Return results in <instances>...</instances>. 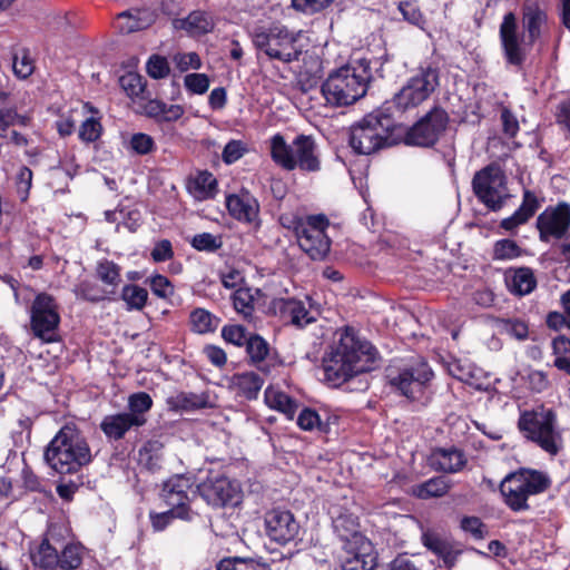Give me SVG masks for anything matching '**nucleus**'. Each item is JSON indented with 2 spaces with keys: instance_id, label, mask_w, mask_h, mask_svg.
Segmentation results:
<instances>
[{
  "instance_id": "f257e3e1",
  "label": "nucleus",
  "mask_w": 570,
  "mask_h": 570,
  "mask_svg": "<svg viewBox=\"0 0 570 570\" xmlns=\"http://www.w3.org/2000/svg\"><path fill=\"white\" fill-rule=\"evenodd\" d=\"M335 336L322 357L323 381L333 389L373 370L377 356L373 344L353 326L338 328Z\"/></svg>"
},
{
  "instance_id": "f03ea898",
  "label": "nucleus",
  "mask_w": 570,
  "mask_h": 570,
  "mask_svg": "<svg viewBox=\"0 0 570 570\" xmlns=\"http://www.w3.org/2000/svg\"><path fill=\"white\" fill-rule=\"evenodd\" d=\"M520 12L522 36L518 32L517 16L512 11L503 16L499 28L504 60L517 68H522L527 60V46L532 47L549 30L548 12L538 1L523 2Z\"/></svg>"
},
{
  "instance_id": "7ed1b4c3",
  "label": "nucleus",
  "mask_w": 570,
  "mask_h": 570,
  "mask_svg": "<svg viewBox=\"0 0 570 570\" xmlns=\"http://www.w3.org/2000/svg\"><path fill=\"white\" fill-rule=\"evenodd\" d=\"M371 79V60L366 57L351 58L346 65L328 73L321 92L333 107L351 106L365 96Z\"/></svg>"
},
{
  "instance_id": "20e7f679",
  "label": "nucleus",
  "mask_w": 570,
  "mask_h": 570,
  "mask_svg": "<svg viewBox=\"0 0 570 570\" xmlns=\"http://www.w3.org/2000/svg\"><path fill=\"white\" fill-rule=\"evenodd\" d=\"M397 129L390 105L383 104L351 127L348 142L356 154L371 155L399 145Z\"/></svg>"
},
{
  "instance_id": "39448f33",
  "label": "nucleus",
  "mask_w": 570,
  "mask_h": 570,
  "mask_svg": "<svg viewBox=\"0 0 570 570\" xmlns=\"http://www.w3.org/2000/svg\"><path fill=\"white\" fill-rule=\"evenodd\" d=\"M46 463L59 474L77 473L92 460L90 448L73 424H65L47 445Z\"/></svg>"
},
{
  "instance_id": "423d86ee",
  "label": "nucleus",
  "mask_w": 570,
  "mask_h": 570,
  "mask_svg": "<svg viewBox=\"0 0 570 570\" xmlns=\"http://www.w3.org/2000/svg\"><path fill=\"white\" fill-rule=\"evenodd\" d=\"M278 223L293 233L298 247L312 261H323L327 257L332 240L326 233L331 223L325 214L301 215L285 212L278 216Z\"/></svg>"
},
{
  "instance_id": "0eeeda50",
  "label": "nucleus",
  "mask_w": 570,
  "mask_h": 570,
  "mask_svg": "<svg viewBox=\"0 0 570 570\" xmlns=\"http://www.w3.org/2000/svg\"><path fill=\"white\" fill-rule=\"evenodd\" d=\"M271 157L284 170L298 169L302 173H317L322 169L318 146L311 135L299 134L287 144L282 134L271 138Z\"/></svg>"
},
{
  "instance_id": "6e6552de",
  "label": "nucleus",
  "mask_w": 570,
  "mask_h": 570,
  "mask_svg": "<svg viewBox=\"0 0 570 570\" xmlns=\"http://www.w3.org/2000/svg\"><path fill=\"white\" fill-rule=\"evenodd\" d=\"M518 430L524 439L537 444L544 452L557 455L561 450L562 436L558 430V416L553 409L543 404L520 413Z\"/></svg>"
},
{
  "instance_id": "1a4fd4ad",
  "label": "nucleus",
  "mask_w": 570,
  "mask_h": 570,
  "mask_svg": "<svg viewBox=\"0 0 570 570\" xmlns=\"http://www.w3.org/2000/svg\"><path fill=\"white\" fill-rule=\"evenodd\" d=\"M551 487V479L542 471L520 468L509 473L500 483L503 502L513 512L528 511L531 495L546 492Z\"/></svg>"
},
{
  "instance_id": "9d476101",
  "label": "nucleus",
  "mask_w": 570,
  "mask_h": 570,
  "mask_svg": "<svg viewBox=\"0 0 570 570\" xmlns=\"http://www.w3.org/2000/svg\"><path fill=\"white\" fill-rule=\"evenodd\" d=\"M252 41L258 52L269 60L284 63L298 61L302 50L297 47L298 33L291 31L281 22L257 26L252 32Z\"/></svg>"
},
{
  "instance_id": "9b49d317",
  "label": "nucleus",
  "mask_w": 570,
  "mask_h": 570,
  "mask_svg": "<svg viewBox=\"0 0 570 570\" xmlns=\"http://www.w3.org/2000/svg\"><path fill=\"white\" fill-rule=\"evenodd\" d=\"M440 86V69L432 63H421L415 72L406 80L402 88L395 92L391 100L384 104L390 105V110L395 109L403 114L415 109L430 97Z\"/></svg>"
},
{
  "instance_id": "f8f14e48",
  "label": "nucleus",
  "mask_w": 570,
  "mask_h": 570,
  "mask_svg": "<svg viewBox=\"0 0 570 570\" xmlns=\"http://www.w3.org/2000/svg\"><path fill=\"white\" fill-rule=\"evenodd\" d=\"M449 124V112L441 105H434L411 126L397 124L399 144L434 148L446 132Z\"/></svg>"
},
{
  "instance_id": "ddd939ff",
  "label": "nucleus",
  "mask_w": 570,
  "mask_h": 570,
  "mask_svg": "<svg viewBox=\"0 0 570 570\" xmlns=\"http://www.w3.org/2000/svg\"><path fill=\"white\" fill-rule=\"evenodd\" d=\"M472 190L488 209L500 210L509 197L504 170L498 163L492 161L475 171L472 178Z\"/></svg>"
},
{
  "instance_id": "4468645a",
  "label": "nucleus",
  "mask_w": 570,
  "mask_h": 570,
  "mask_svg": "<svg viewBox=\"0 0 570 570\" xmlns=\"http://www.w3.org/2000/svg\"><path fill=\"white\" fill-rule=\"evenodd\" d=\"M57 298L40 292L30 306V328L32 334L46 343L57 341V330L61 317Z\"/></svg>"
},
{
  "instance_id": "2eb2a0df",
  "label": "nucleus",
  "mask_w": 570,
  "mask_h": 570,
  "mask_svg": "<svg viewBox=\"0 0 570 570\" xmlns=\"http://www.w3.org/2000/svg\"><path fill=\"white\" fill-rule=\"evenodd\" d=\"M199 495L213 508H235L242 503L243 491L238 481L223 474H209L197 485Z\"/></svg>"
},
{
  "instance_id": "dca6fc26",
  "label": "nucleus",
  "mask_w": 570,
  "mask_h": 570,
  "mask_svg": "<svg viewBox=\"0 0 570 570\" xmlns=\"http://www.w3.org/2000/svg\"><path fill=\"white\" fill-rule=\"evenodd\" d=\"M433 377L432 368L422 360L404 367L396 376L390 377V385L411 401H422Z\"/></svg>"
},
{
  "instance_id": "f3484780",
  "label": "nucleus",
  "mask_w": 570,
  "mask_h": 570,
  "mask_svg": "<svg viewBox=\"0 0 570 570\" xmlns=\"http://www.w3.org/2000/svg\"><path fill=\"white\" fill-rule=\"evenodd\" d=\"M191 489L189 478L185 475H174L163 485L161 498L169 510L175 512L179 520L191 522L198 513L190 508V498L188 495Z\"/></svg>"
},
{
  "instance_id": "a211bd4d",
  "label": "nucleus",
  "mask_w": 570,
  "mask_h": 570,
  "mask_svg": "<svg viewBox=\"0 0 570 570\" xmlns=\"http://www.w3.org/2000/svg\"><path fill=\"white\" fill-rule=\"evenodd\" d=\"M535 226L541 242L562 239L570 228V205L560 202L556 206H548L537 217Z\"/></svg>"
},
{
  "instance_id": "6ab92c4d",
  "label": "nucleus",
  "mask_w": 570,
  "mask_h": 570,
  "mask_svg": "<svg viewBox=\"0 0 570 570\" xmlns=\"http://www.w3.org/2000/svg\"><path fill=\"white\" fill-rule=\"evenodd\" d=\"M265 533L271 541L285 546L294 541L301 531V524L289 510L273 508L264 514Z\"/></svg>"
},
{
  "instance_id": "aec40b11",
  "label": "nucleus",
  "mask_w": 570,
  "mask_h": 570,
  "mask_svg": "<svg viewBox=\"0 0 570 570\" xmlns=\"http://www.w3.org/2000/svg\"><path fill=\"white\" fill-rule=\"evenodd\" d=\"M334 533L344 543V547L365 543L368 547V539L361 531L358 517L345 505L335 503L328 509Z\"/></svg>"
},
{
  "instance_id": "412c9836",
  "label": "nucleus",
  "mask_w": 570,
  "mask_h": 570,
  "mask_svg": "<svg viewBox=\"0 0 570 570\" xmlns=\"http://www.w3.org/2000/svg\"><path fill=\"white\" fill-rule=\"evenodd\" d=\"M248 363L264 374H269L273 368L282 366L283 360L276 350L259 334L252 333L245 345Z\"/></svg>"
},
{
  "instance_id": "4be33fe9",
  "label": "nucleus",
  "mask_w": 570,
  "mask_h": 570,
  "mask_svg": "<svg viewBox=\"0 0 570 570\" xmlns=\"http://www.w3.org/2000/svg\"><path fill=\"white\" fill-rule=\"evenodd\" d=\"M226 207L229 215L244 224L259 227L261 206L257 198L249 190L242 188L237 194L226 196Z\"/></svg>"
},
{
  "instance_id": "5701e85b",
  "label": "nucleus",
  "mask_w": 570,
  "mask_h": 570,
  "mask_svg": "<svg viewBox=\"0 0 570 570\" xmlns=\"http://www.w3.org/2000/svg\"><path fill=\"white\" fill-rule=\"evenodd\" d=\"M274 308L279 317L297 328L315 323L318 312L306 307V303L296 298H279L274 301Z\"/></svg>"
},
{
  "instance_id": "b1692460",
  "label": "nucleus",
  "mask_w": 570,
  "mask_h": 570,
  "mask_svg": "<svg viewBox=\"0 0 570 570\" xmlns=\"http://www.w3.org/2000/svg\"><path fill=\"white\" fill-rule=\"evenodd\" d=\"M158 18V13L151 8H131L116 16L115 29L121 35H129L146 30L151 27Z\"/></svg>"
},
{
  "instance_id": "393cba45",
  "label": "nucleus",
  "mask_w": 570,
  "mask_h": 570,
  "mask_svg": "<svg viewBox=\"0 0 570 570\" xmlns=\"http://www.w3.org/2000/svg\"><path fill=\"white\" fill-rule=\"evenodd\" d=\"M421 540L423 546L441 559L448 569L456 564L458 558L462 553V550L455 548L452 540L431 529L423 531Z\"/></svg>"
},
{
  "instance_id": "a878e982",
  "label": "nucleus",
  "mask_w": 570,
  "mask_h": 570,
  "mask_svg": "<svg viewBox=\"0 0 570 570\" xmlns=\"http://www.w3.org/2000/svg\"><path fill=\"white\" fill-rule=\"evenodd\" d=\"M176 30H183L190 38H200L212 33L215 29V20L212 13L205 10H193L185 18L173 21Z\"/></svg>"
},
{
  "instance_id": "bb28decb",
  "label": "nucleus",
  "mask_w": 570,
  "mask_h": 570,
  "mask_svg": "<svg viewBox=\"0 0 570 570\" xmlns=\"http://www.w3.org/2000/svg\"><path fill=\"white\" fill-rule=\"evenodd\" d=\"M466 458L462 450L450 448H435L429 456V465L439 472L456 473L466 465Z\"/></svg>"
},
{
  "instance_id": "cd10ccee",
  "label": "nucleus",
  "mask_w": 570,
  "mask_h": 570,
  "mask_svg": "<svg viewBox=\"0 0 570 570\" xmlns=\"http://www.w3.org/2000/svg\"><path fill=\"white\" fill-rule=\"evenodd\" d=\"M539 208L540 202L537 195L530 189H524L521 205L511 216L503 218L499 226L505 232L515 233V229L527 224Z\"/></svg>"
},
{
  "instance_id": "c85d7f7f",
  "label": "nucleus",
  "mask_w": 570,
  "mask_h": 570,
  "mask_svg": "<svg viewBox=\"0 0 570 570\" xmlns=\"http://www.w3.org/2000/svg\"><path fill=\"white\" fill-rule=\"evenodd\" d=\"M504 282L509 292L520 297L532 293L538 285L533 269L528 266L509 268L504 273Z\"/></svg>"
},
{
  "instance_id": "c756f323",
  "label": "nucleus",
  "mask_w": 570,
  "mask_h": 570,
  "mask_svg": "<svg viewBox=\"0 0 570 570\" xmlns=\"http://www.w3.org/2000/svg\"><path fill=\"white\" fill-rule=\"evenodd\" d=\"M344 549L347 556L342 562L343 570H372L376 566V556L370 540L368 547L361 542Z\"/></svg>"
},
{
  "instance_id": "7c9ffc66",
  "label": "nucleus",
  "mask_w": 570,
  "mask_h": 570,
  "mask_svg": "<svg viewBox=\"0 0 570 570\" xmlns=\"http://www.w3.org/2000/svg\"><path fill=\"white\" fill-rule=\"evenodd\" d=\"M165 435H154L138 450V463L149 472H156L161 469L165 450Z\"/></svg>"
},
{
  "instance_id": "2f4dec72",
  "label": "nucleus",
  "mask_w": 570,
  "mask_h": 570,
  "mask_svg": "<svg viewBox=\"0 0 570 570\" xmlns=\"http://www.w3.org/2000/svg\"><path fill=\"white\" fill-rule=\"evenodd\" d=\"M142 112L156 124H170L179 120L184 114L180 105H168L159 99H149L142 106Z\"/></svg>"
},
{
  "instance_id": "473e14b6",
  "label": "nucleus",
  "mask_w": 570,
  "mask_h": 570,
  "mask_svg": "<svg viewBox=\"0 0 570 570\" xmlns=\"http://www.w3.org/2000/svg\"><path fill=\"white\" fill-rule=\"evenodd\" d=\"M99 426L107 439L115 441L124 439L130 430L139 429L126 412L104 416Z\"/></svg>"
},
{
  "instance_id": "72a5a7b5",
  "label": "nucleus",
  "mask_w": 570,
  "mask_h": 570,
  "mask_svg": "<svg viewBox=\"0 0 570 570\" xmlns=\"http://www.w3.org/2000/svg\"><path fill=\"white\" fill-rule=\"evenodd\" d=\"M30 560L35 568L41 570H56L59 566L58 550L53 547L47 534L35 547L30 548Z\"/></svg>"
},
{
  "instance_id": "f704fd0d",
  "label": "nucleus",
  "mask_w": 570,
  "mask_h": 570,
  "mask_svg": "<svg viewBox=\"0 0 570 570\" xmlns=\"http://www.w3.org/2000/svg\"><path fill=\"white\" fill-rule=\"evenodd\" d=\"M267 406L283 413L288 420H293L298 409V402L287 393L268 386L264 392Z\"/></svg>"
},
{
  "instance_id": "c9c22d12",
  "label": "nucleus",
  "mask_w": 570,
  "mask_h": 570,
  "mask_svg": "<svg viewBox=\"0 0 570 570\" xmlns=\"http://www.w3.org/2000/svg\"><path fill=\"white\" fill-rule=\"evenodd\" d=\"M188 190L196 199H212L217 193V180L210 171H199L189 180Z\"/></svg>"
},
{
  "instance_id": "e433bc0d",
  "label": "nucleus",
  "mask_w": 570,
  "mask_h": 570,
  "mask_svg": "<svg viewBox=\"0 0 570 570\" xmlns=\"http://www.w3.org/2000/svg\"><path fill=\"white\" fill-rule=\"evenodd\" d=\"M153 405L154 401L147 392H136L128 396V412L126 413L141 428L147 423V413Z\"/></svg>"
},
{
  "instance_id": "4c0bfd02",
  "label": "nucleus",
  "mask_w": 570,
  "mask_h": 570,
  "mask_svg": "<svg viewBox=\"0 0 570 570\" xmlns=\"http://www.w3.org/2000/svg\"><path fill=\"white\" fill-rule=\"evenodd\" d=\"M451 489V483L443 475L433 476L412 488V494L421 500L444 497Z\"/></svg>"
},
{
  "instance_id": "58836bf2",
  "label": "nucleus",
  "mask_w": 570,
  "mask_h": 570,
  "mask_svg": "<svg viewBox=\"0 0 570 570\" xmlns=\"http://www.w3.org/2000/svg\"><path fill=\"white\" fill-rule=\"evenodd\" d=\"M189 323L194 333L207 334L217 330L220 318L205 308L197 307L190 312Z\"/></svg>"
},
{
  "instance_id": "ea45409f",
  "label": "nucleus",
  "mask_w": 570,
  "mask_h": 570,
  "mask_svg": "<svg viewBox=\"0 0 570 570\" xmlns=\"http://www.w3.org/2000/svg\"><path fill=\"white\" fill-rule=\"evenodd\" d=\"M97 277L108 287H111L109 294L115 295L121 283V267L114 261L102 258L96 266Z\"/></svg>"
},
{
  "instance_id": "a19ab883",
  "label": "nucleus",
  "mask_w": 570,
  "mask_h": 570,
  "mask_svg": "<svg viewBox=\"0 0 570 570\" xmlns=\"http://www.w3.org/2000/svg\"><path fill=\"white\" fill-rule=\"evenodd\" d=\"M167 405L171 411H195L207 406V396L196 393L180 392L167 399Z\"/></svg>"
},
{
  "instance_id": "79ce46f5",
  "label": "nucleus",
  "mask_w": 570,
  "mask_h": 570,
  "mask_svg": "<svg viewBox=\"0 0 570 570\" xmlns=\"http://www.w3.org/2000/svg\"><path fill=\"white\" fill-rule=\"evenodd\" d=\"M235 385L246 400H256L263 387L264 380L255 372L235 374Z\"/></svg>"
},
{
  "instance_id": "37998d69",
  "label": "nucleus",
  "mask_w": 570,
  "mask_h": 570,
  "mask_svg": "<svg viewBox=\"0 0 570 570\" xmlns=\"http://www.w3.org/2000/svg\"><path fill=\"white\" fill-rule=\"evenodd\" d=\"M148 291L137 284H125L120 291V299L125 302L127 311H142L148 302Z\"/></svg>"
},
{
  "instance_id": "c03bdc74",
  "label": "nucleus",
  "mask_w": 570,
  "mask_h": 570,
  "mask_svg": "<svg viewBox=\"0 0 570 570\" xmlns=\"http://www.w3.org/2000/svg\"><path fill=\"white\" fill-rule=\"evenodd\" d=\"M524 254L525 249L511 238L498 239L493 244L492 258L494 261H511L519 258Z\"/></svg>"
},
{
  "instance_id": "a18cd8bd",
  "label": "nucleus",
  "mask_w": 570,
  "mask_h": 570,
  "mask_svg": "<svg viewBox=\"0 0 570 570\" xmlns=\"http://www.w3.org/2000/svg\"><path fill=\"white\" fill-rule=\"evenodd\" d=\"M552 350L556 355L553 365L570 375V338L564 335L554 337Z\"/></svg>"
},
{
  "instance_id": "49530a36",
  "label": "nucleus",
  "mask_w": 570,
  "mask_h": 570,
  "mask_svg": "<svg viewBox=\"0 0 570 570\" xmlns=\"http://www.w3.org/2000/svg\"><path fill=\"white\" fill-rule=\"evenodd\" d=\"M75 294L83 301L99 303L108 297L109 292L96 282L83 279L76 286Z\"/></svg>"
},
{
  "instance_id": "de8ad7c7",
  "label": "nucleus",
  "mask_w": 570,
  "mask_h": 570,
  "mask_svg": "<svg viewBox=\"0 0 570 570\" xmlns=\"http://www.w3.org/2000/svg\"><path fill=\"white\" fill-rule=\"evenodd\" d=\"M59 566L61 570H76L82 564L81 546L68 543L61 552H58Z\"/></svg>"
},
{
  "instance_id": "09e8293b",
  "label": "nucleus",
  "mask_w": 570,
  "mask_h": 570,
  "mask_svg": "<svg viewBox=\"0 0 570 570\" xmlns=\"http://www.w3.org/2000/svg\"><path fill=\"white\" fill-rule=\"evenodd\" d=\"M217 570H271L266 563L258 562L252 558H224L217 564Z\"/></svg>"
},
{
  "instance_id": "8fccbe9b",
  "label": "nucleus",
  "mask_w": 570,
  "mask_h": 570,
  "mask_svg": "<svg viewBox=\"0 0 570 570\" xmlns=\"http://www.w3.org/2000/svg\"><path fill=\"white\" fill-rule=\"evenodd\" d=\"M232 302L235 311L242 314L245 320L253 316L255 311L254 297L248 287H238L232 295Z\"/></svg>"
},
{
  "instance_id": "3c124183",
  "label": "nucleus",
  "mask_w": 570,
  "mask_h": 570,
  "mask_svg": "<svg viewBox=\"0 0 570 570\" xmlns=\"http://www.w3.org/2000/svg\"><path fill=\"white\" fill-rule=\"evenodd\" d=\"M495 323L501 333L519 341L528 338L529 326L524 321L519 318H498Z\"/></svg>"
},
{
  "instance_id": "603ef678",
  "label": "nucleus",
  "mask_w": 570,
  "mask_h": 570,
  "mask_svg": "<svg viewBox=\"0 0 570 570\" xmlns=\"http://www.w3.org/2000/svg\"><path fill=\"white\" fill-rule=\"evenodd\" d=\"M151 293L161 298L169 299L175 294V286L170 279L163 274H154L145 281Z\"/></svg>"
},
{
  "instance_id": "864d4df0",
  "label": "nucleus",
  "mask_w": 570,
  "mask_h": 570,
  "mask_svg": "<svg viewBox=\"0 0 570 570\" xmlns=\"http://www.w3.org/2000/svg\"><path fill=\"white\" fill-rule=\"evenodd\" d=\"M128 148L135 155L146 156L153 154L157 149V146L150 135L145 132H135L129 139Z\"/></svg>"
},
{
  "instance_id": "5fc2aeb1",
  "label": "nucleus",
  "mask_w": 570,
  "mask_h": 570,
  "mask_svg": "<svg viewBox=\"0 0 570 570\" xmlns=\"http://www.w3.org/2000/svg\"><path fill=\"white\" fill-rule=\"evenodd\" d=\"M397 9L405 21L420 29H424L426 20L415 0L400 1Z\"/></svg>"
},
{
  "instance_id": "6e6d98bb",
  "label": "nucleus",
  "mask_w": 570,
  "mask_h": 570,
  "mask_svg": "<svg viewBox=\"0 0 570 570\" xmlns=\"http://www.w3.org/2000/svg\"><path fill=\"white\" fill-rule=\"evenodd\" d=\"M119 83L129 97H144L146 80L137 72H127L119 78Z\"/></svg>"
},
{
  "instance_id": "4d7b16f0",
  "label": "nucleus",
  "mask_w": 570,
  "mask_h": 570,
  "mask_svg": "<svg viewBox=\"0 0 570 570\" xmlns=\"http://www.w3.org/2000/svg\"><path fill=\"white\" fill-rule=\"evenodd\" d=\"M102 131L100 117L91 116L80 125L78 137L81 141L90 144L97 141L101 137Z\"/></svg>"
},
{
  "instance_id": "13d9d810",
  "label": "nucleus",
  "mask_w": 570,
  "mask_h": 570,
  "mask_svg": "<svg viewBox=\"0 0 570 570\" xmlns=\"http://www.w3.org/2000/svg\"><path fill=\"white\" fill-rule=\"evenodd\" d=\"M250 334L252 333L240 324H227L222 328V337L224 341L237 347L245 346Z\"/></svg>"
},
{
  "instance_id": "bf43d9fd",
  "label": "nucleus",
  "mask_w": 570,
  "mask_h": 570,
  "mask_svg": "<svg viewBox=\"0 0 570 570\" xmlns=\"http://www.w3.org/2000/svg\"><path fill=\"white\" fill-rule=\"evenodd\" d=\"M12 69L14 75L20 79H27L32 75L35 65L28 49H21L20 52L13 55Z\"/></svg>"
},
{
  "instance_id": "052dcab7",
  "label": "nucleus",
  "mask_w": 570,
  "mask_h": 570,
  "mask_svg": "<svg viewBox=\"0 0 570 570\" xmlns=\"http://www.w3.org/2000/svg\"><path fill=\"white\" fill-rule=\"evenodd\" d=\"M190 245L199 252L215 253L223 246V242L220 236H215L210 233H200L191 238Z\"/></svg>"
},
{
  "instance_id": "680f3d73",
  "label": "nucleus",
  "mask_w": 570,
  "mask_h": 570,
  "mask_svg": "<svg viewBox=\"0 0 570 570\" xmlns=\"http://www.w3.org/2000/svg\"><path fill=\"white\" fill-rule=\"evenodd\" d=\"M146 70L153 79H164L169 75L170 67L166 57L151 55L147 60Z\"/></svg>"
},
{
  "instance_id": "e2e57ef3",
  "label": "nucleus",
  "mask_w": 570,
  "mask_h": 570,
  "mask_svg": "<svg viewBox=\"0 0 570 570\" xmlns=\"http://www.w3.org/2000/svg\"><path fill=\"white\" fill-rule=\"evenodd\" d=\"M209 77L206 73H188L185 76L184 85L194 95H204L209 88Z\"/></svg>"
},
{
  "instance_id": "0e129e2a",
  "label": "nucleus",
  "mask_w": 570,
  "mask_h": 570,
  "mask_svg": "<svg viewBox=\"0 0 570 570\" xmlns=\"http://www.w3.org/2000/svg\"><path fill=\"white\" fill-rule=\"evenodd\" d=\"M461 529L476 540L484 539L488 534V528L479 517H463Z\"/></svg>"
},
{
  "instance_id": "69168bd1",
  "label": "nucleus",
  "mask_w": 570,
  "mask_h": 570,
  "mask_svg": "<svg viewBox=\"0 0 570 570\" xmlns=\"http://www.w3.org/2000/svg\"><path fill=\"white\" fill-rule=\"evenodd\" d=\"M334 0H292V7L305 14H314L328 8Z\"/></svg>"
},
{
  "instance_id": "338daca9",
  "label": "nucleus",
  "mask_w": 570,
  "mask_h": 570,
  "mask_svg": "<svg viewBox=\"0 0 570 570\" xmlns=\"http://www.w3.org/2000/svg\"><path fill=\"white\" fill-rule=\"evenodd\" d=\"M32 186V170L22 166L17 175V194L22 203L27 202Z\"/></svg>"
},
{
  "instance_id": "774afa93",
  "label": "nucleus",
  "mask_w": 570,
  "mask_h": 570,
  "mask_svg": "<svg viewBox=\"0 0 570 570\" xmlns=\"http://www.w3.org/2000/svg\"><path fill=\"white\" fill-rule=\"evenodd\" d=\"M386 570H421L420 566L406 552L399 553L389 564Z\"/></svg>"
}]
</instances>
